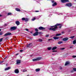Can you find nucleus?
<instances>
[{"instance_id":"nucleus-12","label":"nucleus","mask_w":76,"mask_h":76,"mask_svg":"<svg viewBox=\"0 0 76 76\" xmlns=\"http://www.w3.org/2000/svg\"><path fill=\"white\" fill-rule=\"evenodd\" d=\"M20 60H17V64H20Z\"/></svg>"},{"instance_id":"nucleus-10","label":"nucleus","mask_w":76,"mask_h":76,"mask_svg":"<svg viewBox=\"0 0 76 76\" xmlns=\"http://www.w3.org/2000/svg\"><path fill=\"white\" fill-rule=\"evenodd\" d=\"M15 23L17 25H20V22L19 21H15Z\"/></svg>"},{"instance_id":"nucleus-4","label":"nucleus","mask_w":76,"mask_h":76,"mask_svg":"<svg viewBox=\"0 0 76 76\" xmlns=\"http://www.w3.org/2000/svg\"><path fill=\"white\" fill-rule=\"evenodd\" d=\"M17 27L16 26H14L11 27L10 28V30L11 31H15V29H16Z\"/></svg>"},{"instance_id":"nucleus-8","label":"nucleus","mask_w":76,"mask_h":76,"mask_svg":"<svg viewBox=\"0 0 76 76\" xmlns=\"http://www.w3.org/2000/svg\"><path fill=\"white\" fill-rule=\"evenodd\" d=\"M12 35V33L10 32H7L4 35V36H7V35Z\"/></svg>"},{"instance_id":"nucleus-53","label":"nucleus","mask_w":76,"mask_h":76,"mask_svg":"<svg viewBox=\"0 0 76 76\" xmlns=\"http://www.w3.org/2000/svg\"><path fill=\"white\" fill-rule=\"evenodd\" d=\"M0 45H1V43H0Z\"/></svg>"},{"instance_id":"nucleus-2","label":"nucleus","mask_w":76,"mask_h":76,"mask_svg":"<svg viewBox=\"0 0 76 76\" xmlns=\"http://www.w3.org/2000/svg\"><path fill=\"white\" fill-rule=\"evenodd\" d=\"M42 59V58L41 57H39L37 58L36 59H34L32 60L33 61H39V60H41Z\"/></svg>"},{"instance_id":"nucleus-46","label":"nucleus","mask_w":76,"mask_h":76,"mask_svg":"<svg viewBox=\"0 0 76 76\" xmlns=\"http://www.w3.org/2000/svg\"><path fill=\"white\" fill-rule=\"evenodd\" d=\"M61 26H60L59 27V28H61Z\"/></svg>"},{"instance_id":"nucleus-50","label":"nucleus","mask_w":76,"mask_h":76,"mask_svg":"<svg viewBox=\"0 0 76 76\" xmlns=\"http://www.w3.org/2000/svg\"><path fill=\"white\" fill-rule=\"evenodd\" d=\"M1 16H2V15H0V17Z\"/></svg>"},{"instance_id":"nucleus-23","label":"nucleus","mask_w":76,"mask_h":76,"mask_svg":"<svg viewBox=\"0 0 76 76\" xmlns=\"http://www.w3.org/2000/svg\"><path fill=\"white\" fill-rule=\"evenodd\" d=\"M35 19H36V18H33L32 19V21H34V20H35Z\"/></svg>"},{"instance_id":"nucleus-49","label":"nucleus","mask_w":76,"mask_h":76,"mask_svg":"<svg viewBox=\"0 0 76 76\" xmlns=\"http://www.w3.org/2000/svg\"><path fill=\"white\" fill-rule=\"evenodd\" d=\"M19 54V53H17L15 55V56H17V55H18Z\"/></svg>"},{"instance_id":"nucleus-21","label":"nucleus","mask_w":76,"mask_h":76,"mask_svg":"<svg viewBox=\"0 0 76 76\" xmlns=\"http://www.w3.org/2000/svg\"><path fill=\"white\" fill-rule=\"evenodd\" d=\"M40 70V69L39 68H38L36 69V72H39Z\"/></svg>"},{"instance_id":"nucleus-20","label":"nucleus","mask_w":76,"mask_h":76,"mask_svg":"<svg viewBox=\"0 0 76 76\" xmlns=\"http://www.w3.org/2000/svg\"><path fill=\"white\" fill-rule=\"evenodd\" d=\"M57 47H55L53 48L52 49V50H56L57 49Z\"/></svg>"},{"instance_id":"nucleus-52","label":"nucleus","mask_w":76,"mask_h":76,"mask_svg":"<svg viewBox=\"0 0 76 76\" xmlns=\"http://www.w3.org/2000/svg\"><path fill=\"white\" fill-rule=\"evenodd\" d=\"M1 29H0V31H1Z\"/></svg>"},{"instance_id":"nucleus-19","label":"nucleus","mask_w":76,"mask_h":76,"mask_svg":"<svg viewBox=\"0 0 76 76\" xmlns=\"http://www.w3.org/2000/svg\"><path fill=\"white\" fill-rule=\"evenodd\" d=\"M38 41L39 42H42V41H43V40H42V39H39Z\"/></svg>"},{"instance_id":"nucleus-14","label":"nucleus","mask_w":76,"mask_h":76,"mask_svg":"<svg viewBox=\"0 0 76 76\" xmlns=\"http://www.w3.org/2000/svg\"><path fill=\"white\" fill-rule=\"evenodd\" d=\"M53 38L54 39H59V38L57 37H54Z\"/></svg>"},{"instance_id":"nucleus-33","label":"nucleus","mask_w":76,"mask_h":76,"mask_svg":"<svg viewBox=\"0 0 76 76\" xmlns=\"http://www.w3.org/2000/svg\"><path fill=\"white\" fill-rule=\"evenodd\" d=\"M74 37H75V36H71L70 37V38H71L72 39H73V38H74Z\"/></svg>"},{"instance_id":"nucleus-32","label":"nucleus","mask_w":76,"mask_h":76,"mask_svg":"<svg viewBox=\"0 0 76 76\" xmlns=\"http://www.w3.org/2000/svg\"><path fill=\"white\" fill-rule=\"evenodd\" d=\"M60 35H61V34H57L56 35V36H59Z\"/></svg>"},{"instance_id":"nucleus-30","label":"nucleus","mask_w":76,"mask_h":76,"mask_svg":"<svg viewBox=\"0 0 76 76\" xmlns=\"http://www.w3.org/2000/svg\"><path fill=\"white\" fill-rule=\"evenodd\" d=\"M27 71L26 69H23V72H26Z\"/></svg>"},{"instance_id":"nucleus-26","label":"nucleus","mask_w":76,"mask_h":76,"mask_svg":"<svg viewBox=\"0 0 76 76\" xmlns=\"http://www.w3.org/2000/svg\"><path fill=\"white\" fill-rule=\"evenodd\" d=\"M28 19L27 18H25V20L26 22L27 21H28Z\"/></svg>"},{"instance_id":"nucleus-31","label":"nucleus","mask_w":76,"mask_h":76,"mask_svg":"<svg viewBox=\"0 0 76 76\" xmlns=\"http://www.w3.org/2000/svg\"><path fill=\"white\" fill-rule=\"evenodd\" d=\"M22 20H25V18H23L22 19Z\"/></svg>"},{"instance_id":"nucleus-44","label":"nucleus","mask_w":76,"mask_h":76,"mask_svg":"<svg viewBox=\"0 0 76 76\" xmlns=\"http://www.w3.org/2000/svg\"><path fill=\"white\" fill-rule=\"evenodd\" d=\"M51 1L52 2V3H54V1L53 0H51Z\"/></svg>"},{"instance_id":"nucleus-45","label":"nucleus","mask_w":76,"mask_h":76,"mask_svg":"<svg viewBox=\"0 0 76 76\" xmlns=\"http://www.w3.org/2000/svg\"><path fill=\"white\" fill-rule=\"evenodd\" d=\"M35 12H39V11H35Z\"/></svg>"},{"instance_id":"nucleus-28","label":"nucleus","mask_w":76,"mask_h":76,"mask_svg":"<svg viewBox=\"0 0 76 76\" xmlns=\"http://www.w3.org/2000/svg\"><path fill=\"white\" fill-rule=\"evenodd\" d=\"M3 38H1L0 39V42H1L2 41H3Z\"/></svg>"},{"instance_id":"nucleus-37","label":"nucleus","mask_w":76,"mask_h":76,"mask_svg":"<svg viewBox=\"0 0 76 76\" xmlns=\"http://www.w3.org/2000/svg\"><path fill=\"white\" fill-rule=\"evenodd\" d=\"M72 57H73V58H75V57H76V56H72Z\"/></svg>"},{"instance_id":"nucleus-13","label":"nucleus","mask_w":76,"mask_h":76,"mask_svg":"<svg viewBox=\"0 0 76 76\" xmlns=\"http://www.w3.org/2000/svg\"><path fill=\"white\" fill-rule=\"evenodd\" d=\"M70 64V62H66L65 64V66H67V65H68V64Z\"/></svg>"},{"instance_id":"nucleus-1","label":"nucleus","mask_w":76,"mask_h":76,"mask_svg":"<svg viewBox=\"0 0 76 76\" xmlns=\"http://www.w3.org/2000/svg\"><path fill=\"white\" fill-rule=\"evenodd\" d=\"M61 25V24H60L57 23L54 26H51L52 28H49V29L52 31H55L56 29L58 28V27H57V26H59V25Z\"/></svg>"},{"instance_id":"nucleus-17","label":"nucleus","mask_w":76,"mask_h":76,"mask_svg":"<svg viewBox=\"0 0 76 76\" xmlns=\"http://www.w3.org/2000/svg\"><path fill=\"white\" fill-rule=\"evenodd\" d=\"M10 69V67H8L7 68L5 69V70H9Z\"/></svg>"},{"instance_id":"nucleus-38","label":"nucleus","mask_w":76,"mask_h":76,"mask_svg":"<svg viewBox=\"0 0 76 76\" xmlns=\"http://www.w3.org/2000/svg\"><path fill=\"white\" fill-rule=\"evenodd\" d=\"M4 62V61H2L1 62H0V64L2 63H3Z\"/></svg>"},{"instance_id":"nucleus-39","label":"nucleus","mask_w":76,"mask_h":76,"mask_svg":"<svg viewBox=\"0 0 76 76\" xmlns=\"http://www.w3.org/2000/svg\"><path fill=\"white\" fill-rule=\"evenodd\" d=\"M74 70H72V71H71V73H73V72H74Z\"/></svg>"},{"instance_id":"nucleus-16","label":"nucleus","mask_w":76,"mask_h":76,"mask_svg":"<svg viewBox=\"0 0 76 76\" xmlns=\"http://www.w3.org/2000/svg\"><path fill=\"white\" fill-rule=\"evenodd\" d=\"M15 10L17 11L18 12H20V10L18 8H15Z\"/></svg>"},{"instance_id":"nucleus-9","label":"nucleus","mask_w":76,"mask_h":76,"mask_svg":"<svg viewBox=\"0 0 76 76\" xmlns=\"http://www.w3.org/2000/svg\"><path fill=\"white\" fill-rule=\"evenodd\" d=\"M19 69H15V73H19Z\"/></svg>"},{"instance_id":"nucleus-6","label":"nucleus","mask_w":76,"mask_h":76,"mask_svg":"<svg viewBox=\"0 0 76 76\" xmlns=\"http://www.w3.org/2000/svg\"><path fill=\"white\" fill-rule=\"evenodd\" d=\"M65 6H68V7H71V6H72V4L71 3H69L66 4Z\"/></svg>"},{"instance_id":"nucleus-29","label":"nucleus","mask_w":76,"mask_h":76,"mask_svg":"<svg viewBox=\"0 0 76 76\" xmlns=\"http://www.w3.org/2000/svg\"><path fill=\"white\" fill-rule=\"evenodd\" d=\"M73 70L74 71L76 72V68H73Z\"/></svg>"},{"instance_id":"nucleus-47","label":"nucleus","mask_w":76,"mask_h":76,"mask_svg":"<svg viewBox=\"0 0 76 76\" xmlns=\"http://www.w3.org/2000/svg\"><path fill=\"white\" fill-rule=\"evenodd\" d=\"M23 51V50H20V52H22Z\"/></svg>"},{"instance_id":"nucleus-35","label":"nucleus","mask_w":76,"mask_h":76,"mask_svg":"<svg viewBox=\"0 0 76 76\" xmlns=\"http://www.w3.org/2000/svg\"><path fill=\"white\" fill-rule=\"evenodd\" d=\"M64 49H65V48H61L60 49V50H64Z\"/></svg>"},{"instance_id":"nucleus-5","label":"nucleus","mask_w":76,"mask_h":76,"mask_svg":"<svg viewBox=\"0 0 76 76\" xmlns=\"http://www.w3.org/2000/svg\"><path fill=\"white\" fill-rule=\"evenodd\" d=\"M61 3H64L66 2H69V0H61Z\"/></svg>"},{"instance_id":"nucleus-34","label":"nucleus","mask_w":76,"mask_h":76,"mask_svg":"<svg viewBox=\"0 0 76 76\" xmlns=\"http://www.w3.org/2000/svg\"><path fill=\"white\" fill-rule=\"evenodd\" d=\"M35 31H36V32H38V29H35Z\"/></svg>"},{"instance_id":"nucleus-27","label":"nucleus","mask_w":76,"mask_h":76,"mask_svg":"<svg viewBox=\"0 0 76 76\" xmlns=\"http://www.w3.org/2000/svg\"><path fill=\"white\" fill-rule=\"evenodd\" d=\"M48 50H51V47L48 48Z\"/></svg>"},{"instance_id":"nucleus-25","label":"nucleus","mask_w":76,"mask_h":76,"mask_svg":"<svg viewBox=\"0 0 76 76\" xmlns=\"http://www.w3.org/2000/svg\"><path fill=\"white\" fill-rule=\"evenodd\" d=\"M62 42H62L61 41L59 42H58V44H61V43H62Z\"/></svg>"},{"instance_id":"nucleus-24","label":"nucleus","mask_w":76,"mask_h":76,"mask_svg":"<svg viewBox=\"0 0 76 76\" xmlns=\"http://www.w3.org/2000/svg\"><path fill=\"white\" fill-rule=\"evenodd\" d=\"M53 39H48V41H53Z\"/></svg>"},{"instance_id":"nucleus-3","label":"nucleus","mask_w":76,"mask_h":76,"mask_svg":"<svg viewBox=\"0 0 76 76\" xmlns=\"http://www.w3.org/2000/svg\"><path fill=\"white\" fill-rule=\"evenodd\" d=\"M32 43H29L28 44H27L26 45V47H27L28 48H30V47H32Z\"/></svg>"},{"instance_id":"nucleus-36","label":"nucleus","mask_w":76,"mask_h":76,"mask_svg":"<svg viewBox=\"0 0 76 76\" xmlns=\"http://www.w3.org/2000/svg\"><path fill=\"white\" fill-rule=\"evenodd\" d=\"M45 37H49V35H46Z\"/></svg>"},{"instance_id":"nucleus-41","label":"nucleus","mask_w":76,"mask_h":76,"mask_svg":"<svg viewBox=\"0 0 76 76\" xmlns=\"http://www.w3.org/2000/svg\"><path fill=\"white\" fill-rule=\"evenodd\" d=\"M25 30H26V31H28V29H25Z\"/></svg>"},{"instance_id":"nucleus-22","label":"nucleus","mask_w":76,"mask_h":76,"mask_svg":"<svg viewBox=\"0 0 76 76\" xmlns=\"http://www.w3.org/2000/svg\"><path fill=\"white\" fill-rule=\"evenodd\" d=\"M12 15V14L11 12L8 13V16H9V15Z\"/></svg>"},{"instance_id":"nucleus-43","label":"nucleus","mask_w":76,"mask_h":76,"mask_svg":"<svg viewBox=\"0 0 76 76\" xmlns=\"http://www.w3.org/2000/svg\"><path fill=\"white\" fill-rule=\"evenodd\" d=\"M2 32L0 33V35H2Z\"/></svg>"},{"instance_id":"nucleus-11","label":"nucleus","mask_w":76,"mask_h":76,"mask_svg":"<svg viewBox=\"0 0 76 76\" xmlns=\"http://www.w3.org/2000/svg\"><path fill=\"white\" fill-rule=\"evenodd\" d=\"M38 35V32L37 31L34 34V36H37Z\"/></svg>"},{"instance_id":"nucleus-54","label":"nucleus","mask_w":76,"mask_h":76,"mask_svg":"<svg viewBox=\"0 0 76 76\" xmlns=\"http://www.w3.org/2000/svg\"><path fill=\"white\" fill-rule=\"evenodd\" d=\"M54 55V54H52V55Z\"/></svg>"},{"instance_id":"nucleus-15","label":"nucleus","mask_w":76,"mask_h":76,"mask_svg":"<svg viewBox=\"0 0 76 76\" xmlns=\"http://www.w3.org/2000/svg\"><path fill=\"white\" fill-rule=\"evenodd\" d=\"M68 39V38H65L63 39V40L64 41H67Z\"/></svg>"},{"instance_id":"nucleus-40","label":"nucleus","mask_w":76,"mask_h":76,"mask_svg":"<svg viewBox=\"0 0 76 76\" xmlns=\"http://www.w3.org/2000/svg\"><path fill=\"white\" fill-rule=\"evenodd\" d=\"M52 52H57V50H53L52 51Z\"/></svg>"},{"instance_id":"nucleus-18","label":"nucleus","mask_w":76,"mask_h":76,"mask_svg":"<svg viewBox=\"0 0 76 76\" xmlns=\"http://www.w3.org/2000/svg\"><path fill=\"white\" fill-rule=\"evenodd\" d=\"M57 5V3L56 2H55L54 4H53L52 5V6H55Z\"/></svg>"},{"instance_id":"nucleus-48","label":"nucleus","mask_w":76,"mask_h":76,"mask_svg":"<svg viewBox=\"0 0 76 76\" xmlns=\"http://www.w3.org/2000/svg\"><path fill=\"white\" fill-rule=\"evenodd\" d=\"M70 48H73V46H71L70 47Z\"/></svg>"},{"instance_id":"nucleus-51","label":"nucleus","mask_w":76,"mask_h":76,"mask_svg":"<svg viewBox=\"0 0 76 76\" xmlns=\"http://www.w3.org/2000/svg\"><path fill=\"white\" fill-rule=\"evenodd\" d=\"M60 69H62V67H61Z\"/></svg>"},{"instance_id":"nucleus-7","label":"nucleus","mask_w":76,"mask_h":76,"mask_svg":"<svg viewBox=\"0 0 76 76\" xmlns=\"http://www.w3.org/2000/svg\"><path fill=\"white\" fill-rule=\"evenodd\" d=\"M38 29L39 30H44V29H45V28L41 26L39 27Z\"/></svg>"},{"instance_id":"nucleus-42","label":"nucleus","mask_w":76,"mask_h":76,"mask_svg":"<svg viewBox=\"0 0 76 76\" xmlns=\"http://www.w3.org/2000/svg\"><path fill=\"white\" fill-rule=\"evenodd\" d=\"M64 33V31H62L61 34H63Z\"/></svg>"}]
</instances>
